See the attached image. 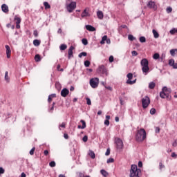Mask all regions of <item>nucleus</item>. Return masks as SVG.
<instances>
[{"label":"nucleus","mask_w":177,"mask_h":177,"mask_svg":"<svg viewBox=\"0 0 177 177\" xmlns=\"http://www.w3.org/2000/svg\"><path fill=\"white\" fill-rule=\"evenodd\" d=\"M173 68L177 69V63H174V65H173Z\"/></svg>","instance_id":"nucleus-61"},{"label":"nucleus","mask_w":177,"mask_h":177,"mask_svg":"<svg viewBox=\"0 0 177 177\" xmlns=\"http://www.w3.org/2000/svg\"><path fill=\"white\" fill-rule=\"evenodd\" d=\"M86 30H88V31H91V32L96 31V28L91 25H86Z\"/></svg>","instance_id":"nucleus-18"},{"label":"nucleus","mask_w":177,"mask_h":177,"mask_svg":"<svg viewBox=\"0 0 177 177\" xmlns=\"http://www.w3.org/2000/svg\"><path fill=\"white\" fill-rule=\"evenodd\" d=\"M128 80H127V84L129 85H133L136 82V80L131 81L132 78H133V75L132 73H128L127 75Z\"/></svg>","instance_id":"nucleus-8"},{"label":"nucleus","mask_w":177,"mask_h":177,"mask_svg":"<svg viewBox=\"0 0 177 177\" xmlns=\"http://www.w3.org/2000/svg\"><path fill=\"white\" fill-rule=\"evenodd\" d=\"M140 64L143 74H145V75H147L150 70V68H149V60H147L146 58H144L141 60Z\"/></svg>","instance_id":"nucleus-2"},{"label":"nucleus","mask_w":177,"mask_h":177,"mask_svg":"<svg viewBox=\"0 0 177 177\" xmlns=\"http://www.w3.org/2000/svg\"><path fill=\"white\" fill-rule=\"evenodd\" d=\"M174 64H175V60L172 59L169 60V66H170L171 67H173Z\"/></svg>","instance_id":"nucleus-35"},{"label":"nucleus","mask_w":177,"mask_h":177,"mask_svg":"<svg viewBox=\"0 0 177 177\" xmlns=\"http://www.w3.org/2000/svg\"><path fill=\"white\" fill-rule=\"evenodd\" d=\"M128 39L129 41H135V39H136V37H133V35H129Z\"/></svg>","instance_id":"nucleus-32"},{"label":"nucleus","mask_w":177,"mask_h":177,"mask_svg":"<svg viewBox=\"0 0 177 177\" xmlns=\"http://www.w3.org/2000/svg\"><path fill=\"white\" fill-rule=\"evenodd\" d=\"M88 155L91 158H93V160L95 159V158L96 157V156L95 155V152H93V151H89Z\"/></svg>","instance_id":"nucleus-28"},{"label":"nucleus","mask_w":177,"mask_h":177,"mask_svg":"<svg viewBox=\"0 0 177 177\" xmlns=\"http://www.w3.org/2000/svg\"><path fill=\"white\" fill-rule=\"evenodd\" d=\"M80 122L82 124V129H85V128H86V123L84 122V120H81Z\"/></svg>","instance_id":"nucleus-30"},{"label":"nucleus","mask_w":177,"mask_h":177,"mask_svg":"<svg viewBox=\"0 0 177 177\" xmlns=\"http://www.w3.org/2000/svg\"><path fill=\"white\" fill-rule=\"evenodd\" d=\"M33 35L35 37H38V31L37 30H34Z\"/></svg>","instance_id":"nucleus-56"},{"label":"nucleus","mask_w":177,"mask_h":177,"mask_svg":"<svg viewBox=\"0 0 177 177\" xmlns=\"http://www.w3.org/2000/svg\"><path fill=\"white\" fill-rule=\"evenodd\" d=\"M87 53L85 52H82L79 54V57H82V56H86Z\"/></svg>","instance_id":"nucleus-44"},{"label":"nucleus","mask_w":177,"mask_h":177,"mask_svg":"<svg viewBox=\"0 0 177 177\" xmlns=\"http://www.w3.org/2000/svg\"><path fill=\"white\" fill-rule=\"evenodd\" d=\"M104 125H106V127H109L110 125V121L106 120L104 121Z\"/></svg>","instance_id":"nucleus-52"},{"label":"nucleus","mask_w":177,"mask_h":177,"mask_svg":"<svg viewBox=\"0 0 177 177\" xmlns=\"http://www.w3.org/2000/svg\"><path fill=\"white\" fill-rule=\"evenodd\" d=\"M163 168H165V166L162 164V162L159 163V169H162Z\"/></svg>","instance_id":"nucleus-47"},{"label":"nucleus","mask_w":177,"mask_h":177,"mask_svg":"<svg viewBox=\"0 0 177 177\" xmlns=\"http://www.w3.org/2000/svg\"><path fill=\"white\" fill-rule=\"evenodd\" d=\"M150 114H151L152 115L156 114V109L154 108H152L151 110H150Z\"/></svg>","instance_id":"nucleus-48"},{"label":"nucleus","mask_w":177,"mask_h":177,"mask_svg":"<svg viewBox=\"0 0 177 177\" xmlns=\"http://www.w3.org/2000/svg\"><path fill=\"white\" fill-rule=\"evenodd\" d=\"M100 172H101V174H102V175L103 176H104V177L109 176V173H108L107 171H106V170L102 169V170L100 171Z\"/></svg>","instance_id":"nucleus-25"},{"label":"nucleus","mask_w":177,"mask_h":177,"mask_svg":"<svg viewBox=\"0 0 177 177\" xmlns=\"http://www.w3.org/2000/svg\"><path fill=\"white\" fill-rule=\"evenodd\" d=\"M97 16L100 20H103V17H104V15H103V12L101 10H99L97 12Z\"/></svg>","instance_id":"nucleus-17"},{"label":"nucleus","mask_w":177,"mask_h":177,"mask_svg":"<svg viewBox=\"0 0 177 177\" xmlns=\"http://www.w3.org/2000/svg\"><path fill=\"white\" fill-rule=\"evenodd\" d=\"M147 6L149 9H153V10H157V4H156V2L153 1H149V3H147Z\"/></svg>","instance_id":"nucleus-10"},{"label":"nucleus","mask_w":177,"mask_h":177,"mask_svg":"<svg viewBox=\"0 0 177 177\" xmlns=\"http://www.w3.org/2000/svg\"><path fill=\"white\" fill-rule=\"evenodd\" d=\"M176 53H177V49L176 48L170 50L171 56H175V55H176Z\"/></svg>","instance_id":"nucleus-26"},{"label":"nucleus","mask_w":177,"mask_h":177,"mask_svg":"<svg viewBox=\"0 0 177 177\" xmlns=\"http://www.w3.org/2000/svg\"><path fill=\"white\" fill-rule=\"evenodd\" d=\"M138 167L140 168H142L143 167V163L142 162V161L138 162Z\"/></svg>","instance_id":"nucleus-55"},{"label":"nucleus","mask_w":177,"mask_h":177,"mask_svg":"<svg viewBox=\"0 0 177 177\" xmlns=\"http://www.w3.org/2000/svg\"><path fill=\"white\" fill-rule=\"evenodd\" d=\"M97 72L100 74H104L105 75H109V73H107V69L104 67V65H100L97 69Z\"/></svg>","instance_id":"nucleus-9"},{"label":"nucleus","mask_w":177,"mask_h":177,"mask_svg":"<svg viewBox=\"0 0 177 177\" xmlns=\"http://www.w3.org/2000/svg\"><path fill=\"white\" fill-rule=\"evenodd\" d=\"M35 151V147H33L30 151V156H34V152Z\"/></svg>","instance_id":"nucleus-49"},{"label":"nucleus","mask_w":177,"mask_h":177,"mask_svg":"<svg viewBox=\"0 0 177 177\" xmlns=\"http://www.w3.org/2000/svg\"><path fill=\"white\" fill-rule=\"evenodd\" d=\"M150 104V98L148 96H145L142 99V106L143 109H147Z\"/></svg>","instance_id":"nucleus-6"},{"label":"nucleus","mask_w":177,"mask_h":177,"mask_svg":"<svg viewBox=\"0 0 177 177\" xmlns=\"http://www.w3.org/2000/svg\"><path fill=\"white\" fill-rule=\"evenodd\" d=\"M115 143L116 145V149H118V150H122V149L124 148V142H122V140L118 138L115 140Z\"/></svg>","instance_id":"nucleus-7"},{"label":"nucleus","mask_w":177,"mask_h":177,"mask_svg":"<svg viewBox=\"0 0 177 177\" xmlns=\"http://www.w3.org/2000/svg\"><path fill=\"white\" fill-rule=\"evenodd\" d=\"M57 70H58V71H64L63 68L60 69V65H57Z\"/></svg>","instance_id":"nucleus-57"},{"label":"nucleus","mask_w":177,"mask_h":177,"mask_svg":"<svg viewBox=\"0 0 177 177\" xmlns=\"http://www.w3.org/2000/svg\"><path fill=\"white\" fill-rule=\"evenodd\" d=\"M59 49L61 50H66V49H67V45L66 44H62L60 46H59Z\"/></svg>","instance_id":"nucleus-33"},{"label":"nucleus","mask_w":177,"mask_h":177,"mask_svg":"<svg viewBox=\"0 0 177 177\" xmlns=\"http://www.w3.org/2000/svg\"><path fill=\"white\" fill-rule=\"evenodd\" d=\"M90 85L91 88H93L94 89L95 88H97V86H99V78L97 77L91 78L90 80Z\"/></svg>","instance_id":"nucleus-5"},{"label":"nucleus","mask_w":177,"mask_h":177,"mask_svg":"<svg viewBox=\"0 0 177 177\" xmlns=\"http://www.w3.org/2000/svg\"><path fill=\"white\" fill-rule=\"evenodd\" d=\"M52 97H56V94H51L48 96V103H50L52 102Z\"/></svg>","instance_id":"nucleus-29"},{"label":"nucleus","mask_w":177,"mask_h":177,"mask_svg":"<svg viewBox=\"0 0 177 177\" xmlns=\"http://www.w3.org/2000/svg\"><path fill=\"white\" fill-rule=\"evenodd\" d=\"M149 89H154V88H156V83L153 82H150L149 84Z\"/></svg>","instance_id":"nucleus-23"},{"label":"nucleus","mask_w":177,"mask_h":177,"mask_svg":"<svg viewBox=\"0 0 177 177\" xmlns=\"http://www.w3.org/2000/svg\"><path fill=\"white\" fill-rule=\"evenodd\" d=\"M33 45H35V46H39V45H41V41L38 39H35L33 41Z\"/></svg>","instance_id":"nucleus-24"},{"label":"nucleus","mask_w":177,"mask_h":177,"mask_svg":"<svg viewBox=\"0 0 177 177\" xmlns=\"http://www.w3.org/2000/svg\"><path fill=\"white\" fill-rule=\"evenodd\" d=\"M35 62H41V56H39V55H36L35 56Z\"/></svg>","instance_id":"nucleus-34"},{"label":"nucleus","mask_w":177,"mask_h":177,"mask_svg":"<svg viewBox=\"0 0 177 177\" xmlns=\"http://www.w3.org/2000/svg\"><path fill=\"white\" fill-rule=\"evenodd\" d=\"M153 59L155 60H157L158 59H160V54L158 53H155L153 56Z\"/></svg>","instance_id":"nucleus-37"},{"label":"nucleus","mask_w":177,"mask_h":177,"mask_svg":"<svg viewBox=\"0 0 177 177\" xmlns=\"http://www.w3.org/2000/svg\"><path fill=\"white\" fill-rule=\"evenodd\" d=\"M49 154V151L48 150L44 151V156H48Z\"/></svg>","instance_id":"nucleus-60"},{"label":"nucleus","mask_w":177,"mask_h":177,"mask_svg":"<svg viewBox=\"0 0 177 177\" xmlns=\"http://www.w3.org/2000/svg\"><path fill=\"white\" fill-rule=\"evenodd\" d=\"M44 8L45 9H50V5H49V3L45 1L44 2Z\"/></svg>","instance_id":"nucleus-31"},{"label":"nucleus","mask_w":177,"mask_h":177,"mask_svg":"<svg viewBox=\"0 0 177 177\" xmlns=\"http://www.w3.org/2000/svg\"><path fill=\"white\" fill-rule=\"evenodd\" d=\"M6 55L8 59H10V54L12 53V50H10V47L8 45H6Z\"/></svg>","instance_id":"nucleus-14"},{"label":"nucleus","mask_w":177,"mask_h":177,"mask_svg":"<svg viewBox=\"0 0 177 177\" xmlns=\"http://www.w3.org/2000/svg\"><path fill=\"white\" fill-rule=\"evenodd\" d=\"M73 50H74V46H71L68 49V59H71V57H73Z\"/></svg>","instance_id":"nucleus-15"},{"label":"nucleus","mask_w":177,"mask_h":177,"mask_svg":"<svg viewBox=\"0 0 177 177\" xmlns=\"http://www.w3.org/2000/svg\"><path fill=\"white\" fill-rule=\"evenodd\" d=\"M160 97H162V99H167V100H169V99H171L169 97V93H165V91L160 92Z\"/></svg>","instance_id":"nucleus-12"},{"label":"nucleus","mask_w":177,"mask_h":177,"mask_svg":"<svg viewBox=\"0 0 177 177\" xmlns=\"http://www.w3.org/2000/svg\"><path fill=\"white\" fill-rule=\"evenodd\" d=\"M86 104H88V106H91V104H92V102L91 101V99L89 97H86Z\"/></svg>","instance_id":"nucleus-38"},{"label":"nucleus","mask_w":177,"mask_h":177,"mask_svg":"<svg viewBox=\"0 0 177 177\" xmlns=\"http://www.w3.org/2000/svg\"><path fill=\"white\" fill-rule=\"evenodd\" d=\"M50 167H51V168H53L54 167H56V162L55 161H51L49 163Z\"/></svg>","instance_id":"nucleus-40"},{"label":"nucleus","mask_w":177,"mask_h":177,"mask_svg":"<svg viewBox=\"0 0 177 177\" xmlns=\"http://www.w3.org/2000/svg\"><path fill=\"white\" fill-rule=\"evenodd\" d=\"M2 174H5V169H3L2 167H0V175Z\"/></svg>","instance_id":"nucleus-54"},{"label":"nucleus","mask_w":177,"mask_h":177,"mask_svg":"<svg viewBox=\"0 0 177 177\" xmlns=\"http://www.w3.org/2000/svg\"><path fill=\"white\" fill-rule=\"evenodd\" d=\"M109 63H113L114 62V57L111 55L109 59Z\"/></svg>","instance_id":"nucleus-43"},{"label":"nucleus","mask_w":177,"mask_h":177,"mask_svg":"<svg viewBox=\"0 0 177 177\" xmlns=\"http://www.w3.org/2000/svg\"><path fill=\"white\" fill-rule=\"evenodd\" d=\"M77 8V3L75 1H71V3L66 5V9L69 13H72Z\"/></svg>","instance_id":"nucleus-4"},{"label":"nucleus","mask_w":177,"mask_h":177,"mask_svg":"<svg viewBox=\"0 0 177 177\" xmlns=\"http://www.w3.org/2000/svg\"><path fill=\"white\" fill-rule=\"evenodd\" d=\"M79 177H85L83 173H79Z\"/></svg>","instance_id":"nucleus-62"},{"label":"nucleus","mask_w":177,"mask_h":177,"mask_svg":"<svg viewBox=\"0 0 177 177\" xmlns=\"http://www.w3.org/2000/svg\"><path fill=\"white\" fill-rule=\"evenodd\" d=\"M82 42L83 45H88V40L86 39H82Z\"/></svg>","instance_id":"nucleus-45"},{"label":"nucleus","mask_w":177,"mask_h":177,"mask_svg":"<svg viewBox=\"0 0 177 177\" xmlns=\"http://www.w3.org/2000/svg\"><path fill=\"white\" fill-rule=\"evenodd\" d=\"M156 133H159V132H160V128L159 127H156Z\"/></svg>","instance_id":"nucleus-58"},{"label":"nucleus","mask_w":177,"mask_h":177,"mask_svg":"<svg viewBox=\"0 0 177 177\" xmlns=\"http://www.w3.org/2000/svg\"><path fill=\"white\" fill-rule=\"evenodd\" d=\"M145 139H146V131L144 129L138 130L136 134V140L138 142H143Z\"/></svg>","instance_id":"nucleus-3"},{"label":"nucleus","mask_w":177,"mask_h":177,"mask_svg":"<svg viewBox=\"0 0 177 177\" xmlns=\"http://www.w3.org/2000/svg\"><path fill=\"white\" fill-rule=\"evenodd\" d=\"M84 66H85V67H89V66H91V62L88 60L85 61Z\"/></svg>","instance_id":"nucleus-41"},{"label":"nucleus","mask_w":177,"mask_h":177,"mask_svg":"<svg viewBox=\"0 0 177 177\" xmlns=\"http://www.w3.org/2000/svg\"><path fill=\"white\" fill-rule=\"evenodd\" d=\"M21 177H26V174L25 173H21Z\"/></svg>","instance_id":"nucleus-64"},{"label":"nucleus","mask_w":177,"mask_h":177,"mask_svg":"<svg viewBox=\"0 0 177 177\" xmlns=\"http://www.w3.org/2000/svg\"><path fill=\"white\" fill-rule=\"evenodd\" d=\"M167 13H171L172 12V8L171 7H167L166 9Z\"/></svg>","instance_id":"nucleus-46"},{"label":"nucleus","mask_w":177,"mask_h":177,"mask_svg":"<svg viewBox=\"0 0 177 177\" xmlns=\"http://www.w3.org/2000/svg\"><path fill=\"white\" fill-rule=\"evenodd\" d=\"M1 9L4 13H8L9 12V7L6 4H3L1 6Z\"/></svg>","instance_id":"nucleus-16"},{"label":"nucleus","mask_w":177,"mask_h":177,"mask_svg":"<svg viewBox=\"0 0 177 177\" xmlns=\"http://www.w3.org/2000/svg\"><path fill=\"white\" fill-rule=\"evenodd\" d=\"M14 20L16 23V28L19 29L20 28V24L21 23V18L19 17V16L15 15Z\"/></svg>","instance_id":"nucleus-11"},{"label":"nucleus","mask_w":177,"mask_h":177,"mask_svg":"<svg viewBox=\"0 0 177 177\" xmlns=\"http://www.w3.org/2000/svg\"><path fill=\"white\" fill-rule=\"evenodd\" d=\"M64 138H65L66 139H68V134H64Z\"/></svg>","instance_id":"nucleus-63"},{"label":"nucleus","mask_w":177,"mask_h":177,"mask_svg":"<svg viewBox=\"0 0 177 177\" xmlns=\"http://www.w3.org/2000/svg\"><path fill=\"white\" fill-rule=\"evenodd\" d=\"M62 128H66V123L62 122L61 124L59 126V131H62Z\"/></svg>","instance_id":"nucleus-36"},{"label":"nucleus","mask_w":177,"mask_h":177,"mask_svg":"<svg viewBox=\"0 0 177 177\" xmlns=\"http://www.w3.org/2000/svg\"><path fill=\"white\" fill-rule=\"evenodd\" d=\"M5 81H6V82H10V77H9V73L8 71L5 73Z\"/></svg>","instance_id":"nucleus-19"},{"label":"nucleus","mask_w":177,"mask_h":177,"mask_svg":"<svg viewBox=\"0 0 177 177\" xmlns=\"http://www.w3.org/2000/svg\"><path fill=\"white\" fill-rule=\"evenodd\" d=\"M83 142H88V136H84L82 138Z\"/></svg>","instance_id":"nucleus-51"},{"label":"nucleus","mask_w":177,"mask_h":177,"mask_svg":"<svg viewBox=\"0 0 177 177\" xmlns=\"http://www.w3.org/2000/svg\"><path fill=\"white\" fill-rule=\"evenodd\" d=\"M88 16H89V12H88L86 10H84L82 13V17H88Z\"/></svg>","instance_id":"nucleus-22"},{"label":"nucleus","mask_w":177,"mask_h":177,"mask_svg":"<svg viewBox=\"0 0 177 177\" xmlns=\"http://www.w3.org/2000/svg\"><path fill=\"white\" fill-rule=\"evenodd\" d=\"M162 92H165V93H171V88H167V86H165L162 89Z\"/></svg>","instance_id":"nucleus-21"},{"label":"nucleus","mask_w":177,"mask_h":177,"mask_svg":"<svg viewBox=\"0 0 177 177\" xmlns=\"http://www.w3.org/2000/svg\"><path fill=\"white\" fill-rule=\"evenodd\" d=\"M142 176V169H138L136 165H132L130 169V177Z\"/></svg>","instance_id":"nucleus-1"},{"label":"nucleus","mask_w":177,"mask_h":177,"mask_svg":"<svg viewBox=\"0 0 177 177\" xmlns=\"http://www.w3.org/2000/svg\"><path fill=\"white\" fill-rule=\"evenodd\" d=\"M152 32L154 38H158L160 37V34H158V32H157V30L155 29H153Z\"/></svg>","instance_id":"nucleus-20"},{"label":"nucleus","mask_w":177,"mask_h":177,"mask_svg":"<svg viewBox=\"0 0 177 177\" xmlns=\"http://www.w3.org/2000/svg\"><path fill=\"white\" fill-rule=\"evenodd\" d=\"M114 161V158H110L106 160L107 164H110Z\"/></svg>","instance_id":"nucleus-42"},{"label":"nucleus","mask_w":177,"mask_h":177,"mask_svg":"<svg viewBox=\"0 0 177 177\" xmlns=\"http://www.w3.org/2000/svg\"><path fill=\"white\" fill-rule=\"evenodd\" d=\"M105 41H107V35H104V37H102V40L100 41L101 45L104 44Z\"/></svg>","instance_id":"nucleus-27"},{"label":"nucleus","mask_w":177,"mask_h":177,"mask_svg":"<svg viewBox=\"0 0 177 177\" xmlns=\"http://www.w3.org/2000/svg\"><path fill=\"white\" fill-rule=\"evenodd\" d=\"M140 42H141L142 44L146 42V37H140Z\"/></svg>","instance_id":"nucleus-39"},{"label":"nucleus","mask_w":177,"mask_h":177,"mask_svg":"<svg viewBox=\"0 0 177 177\" xmlns=\"http://www.w3.org/2000/svg\"><path fill=\"white\" fill-rule=\"evenodd\" d=\"M131 55L132 56H138V52H136V50H133L131 52Z\"/></svg>","instance_id":"nucleus-50"},{"label":"nucleus","mask_w":177,"mask_h":177,"mask_svg":"<svg viewBox=\"0 0 177 177\" xmlns=\"http://www.w3.org/2000/svg\"><path fill=\"white\" fill-rule=\"evenodd\" d=\"M105 156H110V149H107L105 153Z\"/></svg>","instance_id":"nucleus-53"},{"label":"nucleus","mask_w":177,"mask_h":177,"mask_svg":"<svg viewBox=\"0 0 177 177\" xmlns=\"http://www.w3.org/2000/svg\"><path fill=\"white\" fill-rule=\"evenodd\" d=\"M172 146H173L174 147H176V146H177L176 140L173 142Z\"/></svg>","instance_id":"nucleus-59"},{"label":"nucleus","mask_w":177,"mask_h":177,"mask_svg":"<svg viewBox=\"0 0 177 177\" xmlns=\"http://www.w3.org/2000/svg\"><path fill=\"white\" fill-rule=\"evenodd\" d=\"M68 93H70V91H68V89L67 88H63L61 91V96H62V97H66L67 96V95H68Z\"/></svg>","instance_id":"nucleus-13"}]
</instances>
